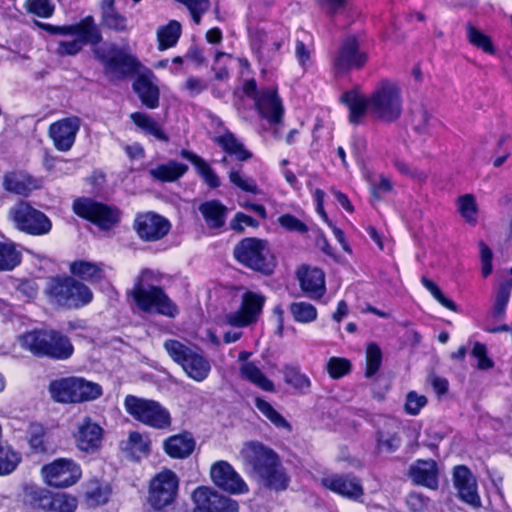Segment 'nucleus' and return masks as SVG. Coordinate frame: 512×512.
Instances as JSON below:
<instances>
[{
    "label": "nucleus",
    "instance_id": "1",
    "mask_svg": "<svg viewBox=\"0 0 512 512\" xmlns=\"http://www.w3.org/2000/svg\"><path fill=\"white\" fill-rule=\"evenodd\" d=\"M341 101L350 110L349 120L358 124L368 111L377 119L391 122L399 118L402 112V99L399 87L390 81H382L369 98L356 91L345 92Z\"/></svg>",
    "mask_w": 512,
    "mask_h": 512
},
{
    "label": "nucleus",
    "instance_id": "2",
    "mask_svg": "<svg viewBox=\"0 0 512 512\" xmlns=\"http://www.w3.org/2000/svg\"><path fill=\"white\" fill-rule=\"evenodd\" d=\"M160 281L159 272L148 268L142 269L135 278L133 287L127 291V297L132 298L137 308L144 313L174 318L179 312L178 307L158 285Z\"/></svg>",
    "mask_w": 512,
    "mask_h": 512
},
{
    "label": "nucleus",
    "instance_id": "3",
    "mask_svg": "<svg viewBox=\"0 0 512 512\" xmlns=\"http://www.w3.org/2000/svg\"><path fill=\"white\" fill-rule=\"evenodd\" d=\"M36 25L51 35L73 36L69 41H59L55 53L60 57L75 56L85 45L98 47L102 42V33L92 16H86L79 22L57 26L36 21Z\"/></svg>",
    "mask_w": 512,
    "mask_h": 512
},
{
    "label": "nucleus",
    "instance_id": "4",
    "mask_svg": "<svg viewBox=\"0 0 512 512\" xmlns=\"http://www.w3.org/2000/svg\"><path fill=\"white\" fill-rule=\"evenodd\" d=\"M92 51L95 58L102 63L103 72L110 81H122L140 74L142 65L137 57L114 43H105Z\"/></svg>",
    "mask_w": 512,
    "mask_h": 512
},
{
    "label": "nucleus",
    "instance_id": "5",
    "mask_svg": "<svg viewBox=\"0 0 512 512\" xmlns=\"http://www.w3.org/2000/svg\"><path fill=\"white\" fill-rule=\"evenodd\" d=\"M233 256L238 263L263 275H270L276 267V259L268 242L263 239L247 237L239 241Z\"/></svg>",
    "mask_w": 512,
    "mask_h": 512
},
{
    "label": "nucleus",
    "instance_id": "6",
    "mask_svg": "<svg viewBox=\"0 0 512 512\" xmlns=\"http://www.w3.org/2000/svg\"><path fill=\"white\" fill-rule=\"evenodd\" d=\"M164 349L191 379L202 382L208 377L211 365L199 348L168 339L164 342Z\"/></svg>",
    "mask_w": 512,
    "mask_h": 512
},
{
    "label": "nucleus",
    "instance_id": "7",
    "mask_svg": "<svg viewBox=\"0 0 512 512\" xmlns=\"http://www.w3.org/2000/svg\"><path fill=\"white\" fill-rule=\"evenodd\" d=\"M48 296L59 306L76 309L89 304L93 299L91 289L73 277H56L46 287Z\"/></svg>",
    "mask_w": 512,
    "mask_h": 512
},
{
    "label": "nucleus",
    "instance_id": "8",
    "mask_svg": "<svg viewBox=\"0 0 512 512\" xmlns=\"http://www.w3.org/2000/svg\"><path fill=\"white\" fill-rule=\"evenodd\" d=\"M49 390L54 400L63 403L92 401L102 395V387L98 383L79 377L54 381Z\"/></svg>",
    "mask_w": 512,
    "mask_h": 512
},
{
    "label": "nucleus",
    "instance_id": "9",
    "mask_svg": "<svg viewBox=\"0 0 512 512\" xmlns=\"http://www.w3.org/2000/svg\"><path fill=\"white\" fill-rule=\"evenodd\" d=\"M124 406L128 414L145 425L156 429H168L171 426L169 411L157 401L128 395Z\"/></svg>",
    "mask_w": 512,
    "mask_h": 512
},
{
    "label": "nucleus",
    "instance_id": "10",
    "mask_svg": "<svg viewBox=\"0 0 512 512\" xmlns=\"http://www.w3.org/2000/svg\"><path fill=\"white\" fill-rule=\"evenodd\" d=\"M8 216L18 230L29 235H45L52 228L50 219L26 201L21 200L13 205L8 212Z\"/></svg>",
    "mask_w": 512,
    "mask_h": 512
},
{
    "label": "nucleus",
    "instance_id": "11",
    "mask_svg": "<svg viewBox=\"0 0 512 512\" xmlns=\"http://www.w3.org/2000/svg\"><path fill=\"white\" fill-rule=\"evenodd\" d=\"M73 211L77 216L92 222L103 231L115 227L121 218V213L116 207L86 197L78 198L73 202Z\"/></svg>",
    "mask_w": 512,
    "mask_h": 512
},
{
    "label": "nucleus",
    "instance_id": "12",
    "mask_svg": "<svg viewBox=\"0 0 512 512\" xmlns=\"http://www.w3.org/2000/svg\"><path fill=\"white\" fill-rule=\"evenodd\" d=\"M368 60V54L361 49L358 38L354 35L345 37L332 57V67L336 74H346L360 70Z\"/></svg>",
    "mask_w": 512,
    "mask_h": 512
},
{
    "label": "nucleus",
    "instance_id": "13",
    "mask_svg": "<svg viewBox=\"0 0 512 512\" xmlns=\"http://www.w3.org/2000/svg\"><path fill=\"white\" fill-rule=\"evenodd\" d=\"M179 481L176 474L170 470L158 473L150 482L148 504L154 510H164L175 500Z\"/></svg>",
    "mask_w": 512,
    "mask_h": 512
},
{
    "label": "nucleus",
    "instance_id": "14",
    "mask_svg": "<svg viewBox=\"0 0 512 512\" xmlns=\"http://www.w3.org/2000/svg\"><path fill=\"white\" fill-rule=\"evenodd\" d=\"M265 303V297L253 291H247L242 295L241 306L237 311H232L224 316L226 324L242 328L255 323Z\"/></svg>",
    "mask_w": 512,
    "mask_h": 512
},
{
    "label": "nucleus",
    "instance_id": "15",
    "mask_svg": "<svg viewBox=\"0 0 512 512\" xmlns=\"http://www.w3.org/2000/svg\"><path fill=\"white\" fill-rule=\"evenodd\" d=\"M245 465L249 466L259 477L279 462L278 455L269 447L259 442H247L240 451Z\"/></svg>",
    "mask_w": 512,
    "mask_h": 512
},
{
    "label": "nucleus",
    "instance_id": "16",
    "mask_svg": "<svg viewBox=\"0 0 512 512\" xmlns=\"http://www.w3.org/2000/svg\"><path fill=\"white\" fill-rule=\"evenodd\" d=\"M193 512H238V503L210 487L201 486L192 494Z\"/></svg>",
    "mask_w": 512,
    "mask_h": 512
},
{
    "label": "nucleus",
    "instance_id": "17",
    "mask_svg": "<svg viewBox=\"0 0 512 512\" xmlns=\"http://www.w3.org/2000/svg\"><path fill=\"white\" fill-rule=\"evenodd\" d=\"M46 483L57 488L69 487L81 477V469L71 459L60 458L42 467Z\"/></svg>",
    "mask_w": 512,
    "mask_h": 512
},
{
    "label": "nucleus",
    "instance_id": "18",
    "mask_svg": "<svg viewBox=\"0 0 512 512\" xmlns=\"http://www.w3.org/2000/svg\"><path fill=\"white\" fill-rule=\"evenodd\" d=\"M210 477L215 486L229 494L248 492L246 482L227 461L219 460L213 463L210 468Z\"/></svg>",
    "mask_w": 512,
    "mask_h": 512
},
{
    "label": "nucleus",
    "instance_id": "19",
    "mask_svg": "<svg viewBox=\"0 0 512 512\" xmlns=\"http://www.w3.org/2000/svg\"><path fill=\"white\" fill-rule=\"evenodd\" d=\"M453 486L458 498L474 509L482 507L476 477L465 465L455 466L452 473Z\"/></svg>",
    "mask_w": 512,
    "mask_h": 512
},
{
    "label": "nucleus",
    "instance_id": "20",
    "mask_svg": "<svg viewBox=\"0 0 512 512\" xmlns=\"http://www.w3.org/2000/svg\"><path fill=\"white\" fill-rule=\"evenodd\" d=\"M140 239L148 242L158 241L165 237L170 228V222L153 212L139 214L133 225Z\"/></svg>",
    "mask_w": 512,
    "mask_h": 512
},
{
    "label": "nucleus",
    "instance_id": "21",
    "mask_svg": "<svg viewBox=\"0 0 512 512\" xmlns=\"http://www.w3.org/2000/svg\"><path fill=\"white\" fill-rule=\"evenodd\" d=\"M81 120L76 116L63 118L49 126L48 134L54 147L61 152L69 151L75 143Z\"/></svg>",
    "mask_w": 512,
    "mask_h": 512
},
{
    "label": "nucleus",
    "instance_id": "22",
    "mask_svg": "<svg viewBox=\"0 0 512 512\" xmlns=\"http://www.w3.org/2000/svg\"><path fill=\"white\" fill-rule=\"evenodd\" d=\"M254 98L259 115L266 119L270 125H277L282 122L284 107L276 88L262 89Z\"/></svg>",
    "mask_w": 512,
    "mask_h": 512
},
{
    "label": "nucleus",
    "instance_id": "23",
    "mask_svg": "<svg viewBox=\"0 0 512 512\" xmlns=\"http://www.w3.org/2000/svg\"><path fill=\"white\" fill-rule=\"evenodd\" d=\"M103 429L93 422L90 417H85L79 424L75 434L77 447L86 453H94L101 447Z\"/></svg>",
    "mask_w": 512,
    "mask_h": 512
},
{
    "label": "nucleus",
    "instance_id": "24",
    "mask_svg": "<svg viewBox=\"0 0 512 512\" xmlns=\"http://www.w3.org/2000/svg\"><path fill=\"white\" fill-rule=\"evenodd\" d=\"M41 184V180L23 170L6 172L2 181V187L5 191L24 197L39 189Z\"/></svg>",
    "mask_w": 512,
    "mask_h": 512
},
{
    "label": "nucleus",
    "instance_id": "25",
    "mask_svg": "<svg viewBox=\"0 0 512 512\" xmlns=\"http://www.w3.org/2000/svg\"><path fill=\"white\" fill-rule=\"evenodd\" d=\"M132 87L145 107L156 109L159 106L160 90L151 70L146 69L145 72L138 74Z\"/></svg>",
    "mask_w": 512,
    "mask_h": 512
},
{
    "label": "nucleus",
    "instance_id": "26",
    "mask_svg": "<svg viewBox=\"0 0 512 512\" xmlns=\"http://www.w3.org/2000/svg\"><path fill=\"white\" fill-rule=\"evenodd\" d=\"M323 485L331 491L355 501L364 494L359 479L352 475H332L323 479Z\"/></svg>",
    "mask_w": 512,
    "mask_h": 512
},
{
    "label": "nucleus",
    "instance_id": "27",
    "mask_svg": "<svg viewBox=\"0 0 512 512\" xmlns=\"http://www.w3.org/2000/svg\"><path fill=\"white\" fill-rule=\"evenodd\" d=\"M302 291L313 300L320 299L326 291L325 276L321 269L302 267L297 272Z\"/></svg>",
    "mask_w": 512,
    "mask_h": 512
},
{
    "label": "nucleus",
    "instance_id": "28",
    "mask_svg": "<svg viewBox=\"0 0 512 512\" xmlns=\"http://www.w3.org/2000/svg\"><path fill=\"white\" fill-rule=\"evenodd\" d=\"M408 476L415 485L432 490L438 488V467L434 460H417L408 470Z\"/></svg>",
    "mask_w": 512,
    "mask_h": 512
},
{
    "label": "nucleus",
    "instance_id": "29",
    "mask_svg": "<svg viewBox=\"0 0 512 512\" xmlns=\"http://www.w3.org/2000/svg\"><path fill=\"white\" fill-rule=\"evenodd\" d=\"M47 336L43 357L55 360H66L71 357L74 347L67 336L56 330H48Z\"/></svg>",
    "mask_w": 512,
    "mask_h": 512
},
{
    "label": "nucleus",
    "instance_id": "30",
    "mask_svg": "<svg viewBox=\"0 0 512 512\" xmlns=\"http://www.w3.org/2000/svg\"><path fill=\"white\" fill-rule=\"evenodd\" d=\"M101 25L117 33H128L132 26L128 18L115 8V0H103L101 3Z\"/></svg>",
    "mask_w": 512,
    "mask_h": 512
},
{
    "label": "nucleus",
    "instance_id": "31",
    "mask_svg": "<svg viewBox=\"0 0 512 512\" xmlns=\"http://www.w3.org/2000/svg\"><path fill=\"white\" fill-rule=\"evenodd\" d=\"M399 425L393 419L385 420L376 433V448L381 453H393L401 445Z\"/></svg>",
    "mask_w": 512,
    "mask_h": 512
},
{
    "label": "nucleus",
    "instance_id": "32",
    "mask_svg": "<svg viewBox=\"0 0 512 512\" xmlns=\"http://www.w3.org/2000/svg\"><path fill=\"white\" fill-rule=\"evenodd\" d=\"M209 229H221L226 223L228 208L219 200L203 202L198 207Z\"/></svg>",
    "mask_w": 512,
    "mask_h": 512
},
{
    "label": "nucleus",
    "instance_id": "33",
    "mask_svg": "<svg viewBox=\"0 0 512 512\" xmlns=\"http://www.w3.org/2000/svg\"><path fill=\"white\" fill-rule=\"evenodd\" d=\"M166 453L173 458H187L195 448V441L191 434L184 433L169 437L164 442Z\"/></svg>",
    "mask_w": 512,
    "mask_h": 512
},
{
    "label": "nucleus",
    "instance_id": "34",
    "mask_svg": "<svg viewBox=\"0 0 512 512\" xmlns=\"http://www.w3.org/2000/svg\"><path fill=\"white\" fill-rule=\"evenodd\" d=\"M70 272L90 283H98L105 277L104 265L102 263L77 260L70 264Z\"/></svg>",
    "mask_w": 512,
    "mask_h": 512
},
{
    "label": "nucleus",
    "instance_id": "35",
    "mask_svg": "<svg viewBox=\"0 0 512 512\" xmlns=\"http://www.w3.org/2000/svg\"><path fill=\"white\" fill-rule=\"evenodd\" d=\"M46 329H34L18 337L19 345L36 357L43 358L44 347L47 344Z\"/></svg>",
    "mask_w": 512,
    "mask_h": 512
},
{
    "label": "nucleus",
    "instance_id": "36",
    "mask_svg": "<svg viewBox=\"0 0 512 512\" xmlns=\"http://www.w3.org/2000/svg\"><path fill=\"white\" fill-rule=\"evenodd\" d=\"M52 492L46 488L28 486L24 490V502L34 510L50 512Z\"/></svg>",
    "mask_w": 512,
    "mask_h": 512
},
{
    "label": "nucleus",
    "instance_id": "37",
    "mask_svg": "<svg viewBox=\"0 0 512 512\" xmlns=\"http://www.w3.org/2000/svg\"><path fill=\"white\" fill-rule=\"evenodd\" d=\"M130 119L146 135H151L162 142L169 140L161 125L150 115L144 112H134L130 115Z\"/></svg>",
    "mask_w": 512,
    "mask_h": 512
},
{
    "label": "nucleus",
    "instance_id": "38",
    "mask_svg": "<svg viewBox=\"0 0 512 512\" xmlns=\"http://www.w3.org/2000/svg\"><path fill=\"white\" fill-rule=\"evenodd\" d=\"M181 156L195 166L197 172L210 188H217L220 186L219 177L204 159L188 150H182Z\"/></svg>",
    "mask_w": 512,
    "mask_h": 512
},
{
    "label": "nucleus",
    "instance_id": "39",
    "mask_svg": "<svg viewBox=\"0 0 512 512\" xmlns=\"http://www.w3.org/2000/svg\"><path fill=\"white\" fill-rule=\"evenodd\" d=\"M240 375L264 391L273 392L275 390L274 383L263 374L254 362L243 363L240 367Z\"/></svg>",
    "mask_w": 512,
    "mask_h": 512
},
{
    "label": "nucleus",
    "instance_id": "40",
    "mask_svg": "<svg viewBox=\"0 0 512 512\" xmlns=\"http://www.w3.org/2000/svg\"><path fill=\"white\" fill-rule=\"evenodd\" d=\"M188 170V166L176 161H170L166 164L158 165L149 170V174L157 180L163 182H172L183 176Z\"/></svg>",
    "mask_w": 512,
    "mask_h": 512
},
{
    "label": "nucleus",
    "instance_id": "41",
    "mask_svg": "<svg viewBox=\"0 0 512 512\" xmlns=\"http://www.w3.org/2000/svg\"><path fill=\"white\" fill-rule=\"evenodd\" d=\"M215 141L226 153L234 155L239 161H246L252 157L251 152L246 150L244 145L231 132L218 136Z\"/></svg>",
    "mask_w": 512,
    "mask_h": 512
},
{
    "label": "nucleus",
    "instance_id": "42",
    "mask_svg": "<svg viewBox=\"0 0 512 512\" xmlns=\"http://www.w3.org/2000/svg\"><path fill=\"white\" fill-rule=\"evenodd\" d=\"M260 479L265 487L275 491L287 489L290 481L280 461L270 468L267 474L260 476Z\"/></svg>",
    "mask_w": 512,
    "mask_h": 512
},
{
    "label": "nucleus",
    "instance_id": "43",
    "mask_svg": "<svg viewBox=\"0 0 512 512\" xmlns=\"http://www.w3.org/2000/svg\"><path fill=\"white\" fill-rule=\"evenodd\" d=\"M180 35L181 24L176 20H171L167 25L159 27L157 30L159 50L163 51L175 46Z\"/></svg>",
    "mask_w": 512,
    "mask_h": 512
},
{
    "label": "nucleus",
    "instance_id": "44",
    "mask_svg": "<svg viewBox=\"0 0 512 512\" xmlns=\"http://www.w3.org/2000/svg\"><path fill=\"white\" fill-rule=\"evenodd\" d=\"M21 262V253L12 242L0 241V271H10Z\"/></svg>",
    "mask_w": 512,
    "mask_h": 512
},
{
    "label": "nucleus",
    "instance_id": "45",
    "mask_svg": "<svg viewBox=\"0 0 512 512\" xmlns=\"http://www.w3.org/2000/svg\"><path fill=\"white\" fill-rule=\"evenodd\" d=\"M284 381L294 389L305 394L311 387V381L307 375L303 374L298 367L286 366L283 370Z\"/></svg>",
    "mask_w": 512,
    "mask_h": 512
},
{
    "label": "nucleus",
    "instance_id": "46",
    "mask_svg": "<svg viewBox=\"0 0 512 512\" xmlns=\"http://www.w3.org/2000/svg\"><path fill=\"white\" fill-rule=\"evenodd\" d=\"M21 461V456L8 444L0 443V476L11 474Z\"/></svg>",
    "mask_w": 512,
    "mask_h": 512
},
{
    "label": "nucleus",
    "instance_id": "47",
    "mask_svg": "<svg viewBox=\"0 0 512 512\" xmlns=\"http://www.w3.org/2000/svg\"><path fill=\"white\" fill-rule=\"evenodd\" d=\"M466 36L468 41L473 46L483 50L485 53L494 54L495 49L490 37L484 34L470 22L466 24Z\"/></svg>",
    "mask_w": 512,
    "mask_h": 512
},
{
    "label": "nucleus",
    "instance_id": "48",
    "mask_svg": "<svg viewBox=\"0 0 512 512\" xmlns=\"http://www.w3.org/2000/svg\"><path fill=\"white\" fill-rule=\"evenodd\" d=\"M289 310L293 319L299 323H311L317 318V309L315 306L304 301L291 303Z\"/></svg>",
    "mask_w": 512,
    "mask_h": 512
},
{
    "label": "nucleus",
    "instance_id": "49",
    "mask_svg": "<svg viewBox=\"0 0 512 512\" xmlns=\"http://www.w3.org/2000/svg\"><path fill=\"white\" fill-rule=\"evenodd\" d=\"M255 407L266 417L268 418L276 427L285 428L287 430H291V425L287 422V420L278 413L270 403L265 401L264 399L257 397L254 400Z\"/></svg>",
    "mask_w": 512,
    "mask_h": 512
},
{
    "label": "nucleus",
    "instance_id": "50",
    "mask_svg": "<svg viewBox=\"0 0 512 512\" xmlns=\"http://www.w3.org/2000/svg\"><path fill=\"white\" fill-rule=\"evenodd\" d=\"M272 40V36L263 30H254L250 33V43L252 50L257 52L260 61L268 63L272 59V55L266 53V46L269 41Z\"/></svg>",
    "mask_w": 512,
    "mask_h": 512
},
{
    "label": "nucleus",
    "instance_id": "51",
    "mask_svg": "<svg viewBox=\"0 0 512 512\" xmlns=\"http://www.w3.org/2000/svg\"><path fill=\"white\" fill-rule=\"evenodd\" d=\"M50 512H74L77 508V499L66 493H53Z\"/></svg>",
    "mask_w": 512,
    "mask_h": 512
},
{
    "label": "nucleus",
    "instance_id": "52",
    "mask_svg": "<svg viewBox=\"0 0 512 512\" xmlns=\"http://www.w3.org/2000/svg\"><path fill=\"white\" fill-rule=\"evenodd\" d=\"M120 447L123 451H128L132 455L146 454L149 450L148 442L139 432H131L126 441L121 442Z\"/></svg>",
    "mask_w": 512,
    "mask_h": 512
},
{
    "label": "nucleus",
    "instance_id": "53",
    "mask_svg": "<svg viewBox=\"0 0 512 512\" xmlns=\"http://www.w3.org/2000/svg\"><path fill=\"white\" fill-rule=\"evenodd\" d=\"M458 211L469 223H476L477 206L473 195L465 194L458 198Z\"/></svg>",
    "mask_w": 512,
    "mask_h": 512
},
{
    "label": "nucleus",
    "instance_id": "54",
    "mask_svg": "<svg viewBox=\"0 0 512 512\" xmlns=\"http://www.w3.org/2000/svg\"><path fill=\"white\" fill-rule=\"evenodd\" d=\"M382 352L375 343H370L366 350V377H372L380 368Z\"/></svg>",
    "mask_w": 512,
    "mask_h": 512
},
{
    "label": "nucleus",
    "instance_id": "55",
    "mask_svg": "<svg viewBox=\"0 0 512 512\" xmlns=\"http://www.w3.org/2000/svg\"><path fill=\"white\" fill-rule=\"evenodd\" d=\"M45 429L41 424L32 423L27 431L28 442L31 449L36 452H44Z\"/></svg>",
    "mask_w": 512,
    "mask_h": 512
},
{
    "label": "nucleus",
    "instance_id": "56",
    "mask_svg": "<svg viewBox=\"0 0 512 512\" xmlns=\"http://www.w3.org/2000/svg\"><path fill=\"white\" fill-rule=\"evenodd\" d=\"M111 490L108 485L93 483L86 491V498L95 505L105 504L110 497Z\"/></svg>",
    "mask_w": 512,
    "mask_h": 512
},
{
    "label": "nucleus",
    "instance_id": "57",
    "mask_svg": "<svg viewBox=\"0 0 512 512\" xmlns=\"http://www.w3.org/2000/svg\"><path fill=\"white\" fill-rule=\"evenodd\" d=\"M421 282L423 286L442 306L451 311H457V305L452 300L447 298L433 281H431L427 277H422Z\"/></svg>",
    "mask_w": 512,
    "mask_h": 512
},
{
    "label": "nucleus",
    "instance_id": "58",
    "mask_svg": "<svg viewBox=\"0 0 512 512\" xmlns=\"http://www.w3.org/2000/svg\"><path fill=\"white\" fill-rule=\"evenodd\" d=\"M229 179L231 183H233L235 186H237L238 188L245 192H249L252 194L259 193V189L255 180L252 179L251 177H245L241 175V173L238 170H230Z\"/></svg>",
    "mask_w": 512,
    "mask_h": 512
},
{
    "label": "nucleus",
    "instance_id": "59",
    "mask_svg": "<svg viewBox=\"0 0 512 512\" xmlns=\"http://www.w3.org/2000/svg\"><path fill=\"white\" fill-rule=\"evenodd\" d=\"M512 283H504L500 285L497 291L493 314L495 317H502L505 312L506 305L509 301Z\"/></svg>",
    "mask_w": 512,
    "mask_h": 512
},
{
    "label": "nucleus",
    "instance_id": "60",
    "mask_svg": "<svg viewBox=\"0 0 512 512\" xmlns=\"http://www.w3.org/2000/svg\"><path fill=\"white\" fill-rule=\"evenodd\" d=\"M350 367L349 360L345 358L332 357L327 363L328 373L334 379L343 377L350 371Z\"/></svg>",
    "mask_w": 512,
    "mask_h": 512
},
{
    "label": "nucleus",
    "instance_id": "61",
    "mask_svg": "<svg viewBox=\"0 0 512 512\" xmlns=\"http://www.w3.org/2000/svg\"><path fill=\"white\" fill-rule=\"evenodd\" d=\"M393 165L399 173H401L402 175H404L408 178H411V179L419 181V182L424 181L426 179L425 172L411 166L409 163H407L406 161H404L402 159H399V158L395 159L393 161Z\"/></svg>",
    "mask_w": 512,
    "mask_h": 512
},
{
    "label": "nucleus",
    "instance_id": "62",
    "mask_svg": "<svg viewBox=\"0 0 512 512\" xmlns=\"http://www.w3.org/2000/svg\"><path fill=\"white\" fill-rule=\"evenodd\" d=\"M28 11L42 18H49L54 12L50 0H27Z\"/></svg>",
    "mask_w": 512,
    "mask_h": 512
},
{
    "label": "nucleus",
    "instance_id": "63",
    "mask_svg": "<svg viewBox=\"0 0 512 512\" xmlns=\"http://www.w3.org/2000/svg\"><path fill=\"white\" fill-rule=\"evenodd\" d=\"M472 356L478 360L477 368L480 370L491 369L494 365L493 361L487 356V348L484 344L476 342L473 346Z\"/></svg>",
    "mask_w": 512,
    "mask_h": 512
},
{
    "label": "nucleus",
    "instance_id": "64",
    "mask_svg": "<svg viewBox=\"0 0 512 512\" xmlns=\"http://www.w3.org/2000/svg\"><path fill=\"white\" fill-rule=\"evenodd\" d=\"M427 398L411 391L406 396L405 411L410 415H417L426 405Z\"/></svg>",
    "mask_w": 512,
    "mask_h": 512
}]
</instances>
